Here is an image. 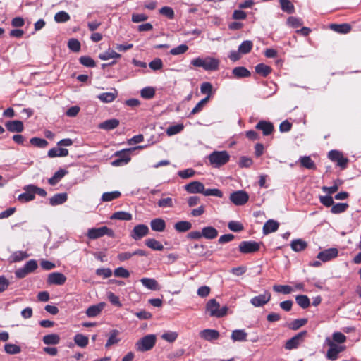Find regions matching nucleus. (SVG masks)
<instances>
[{
  "mask_svg": "<svg viewBox=\"0 0 361 361\" xmlns=\"http://www.w3.org/2000/svg\"><path fill=\"white\" fill-rule=\"evenodd\" d=\"M200 336L208 341L217 340L219 338V332L215 329H204L199 333Z\"/></svg>",
  "mask_w": 361,
  "mask_h": 361,
  "instance_id": "16",
  "label": "nucleus"
},
{
  "mask_svg": "<svg viewBox=\"0 0 361 361\" xmlns=\"http://www.w3.org/2000/svg\"><path fill=\"white\" fill-rule=\"evenodd\" d=\"M68 196L66 192L58 193L51 197L49 203L52 206H56L64 203L67 200Z\"/></svg>",
  "mask_w": 361,
  "mask_h": 361,
  "instance_id": "26",
  "label": "nucleus"
},
{
  "mask_svg": "<svg viewBox=\"0 0 361 361\" xmlns=\"http://www.w3.org/2000/svg\"><path fill=\"white\" fill-rule=\"evenodd\" d=\"M118 330H112L110 334V336L109 339L107 340V342L105 345L106 348H109L111 345L117 343L119 341V339L117 338V336L118 334Z\"/></svg>",
  "mask_w": 361,
  "mask_h": 361,
  "instance_id": "51",
  "label": "nucleus"
},
{
  "mask_svg": "<svg viewBox=\"0 0 361 361\" xmlns=\"http://www.w3.org/2000/svg\"><path fill=\"white\" fill-rule=\"evenodd\" d=\"M111 219L130 221L132 219V214L124 211H119L114 213L111 216Z\"/></svg>",
  "mask_w": 361,
  "mask_h": 361,
  "instance_id": "36",
  "label": "nucleus"
},
{
  "mask_svg": "<svg viewBox=\"0 0 361 361\" xmlns=\"http://www.w3.org/2000/svg\"><path fill=\"white\" fill-rule=\"evenodd\" d=\"M75 343L80 348H85L89 342V338L82 334H78L74 336Z\"/></svg>",
  "mask_w": 361,
  "mask_h": 361,
  "instance_id": "39",
  "label": "nucleus"
},
{
  "mask_svg": "<svg viewBox=\"0 0 361 361\" xmlns=\"http://www.w3.org/2000/svg\"><path fill=\"white\" fill-rule=\"evenodd\" d=\"M157 336L154 334H147L135 343V348L139 352H146L152 350L155 345Z\"/></svg>",
  "mask_w": 361,
  "mask_h": 361,
  "instance_id": "3",
  "label": "nucleus"
},
{
  "mask_svg": "<svg viewBox=\"0 0 361 361\" xmlns=\"http://www.w3.org/2000/svg\"><path fill=\"white\" fill-rule=\"evenodd\" d=\"M206 311L211 317L221 318L228 312L227 306L220 307V304L215 299H210L206 305Z\"/></svg>",
  "mask_w": 361,
  "mask_h": 361,
  "instance_id": "2",
  "label": "nucleus"
},
{
  "mask_svg": "<svg viewBox=\"0 0 361 361\" xmlns=\"http://www.w3.org/2000/svg\"><path fill=\"white\" fill-rule=\"evenodd\" d=\"M188 49V47L186 44H180L175 48H173L170 51V54L172 55H179L184 54Z\"/></svg>",
  "mask_w": 361,
  "mask_h": 361,
  "instance_id": "61",
  "label": "nucleus"
},
{
  "mask_svg": "<svg viewBox=\"0 0 361 361\" xmlns=\"http://www.w3.org/2000/svg\"><path fill=\"white\" fill-rule=\"evenodd\" d=\"M279 223L273 219L268 220L263 226V233L264 234H269L272 232H275L279 228Z\"/></svg>",
  "mask_w": 361,
  "mask_h": 361,
  "instance_id": "22",
  "label": "nucleus"
},
{
  "mask_svg": "<svg viewBox=\"0 0 361 361\" xmlns=\"http://www.w3.org/2000/svg\"><path fill=\"white\" fill-rule=\"evenodd\" d=\"M68 154V150L66 148L54 147L49 150L48 156L49 157H66Z\"/></svg>",
  "mask_w": 361,
  "mask_h": 361,
  "instance_id": "30",
  "label": "nucleus"
},
{
  "mask_svg": "<svg viewBox=\"0 0 361 361\" xmlns=\"http://www.w3.org/2000/svg\"><path fill=\"white\" fill-rule=\"evenodd\" d=\"M253 47V43L250 40L243 41L238 47V51L241 54H248Z\"/></svg>",
  "mask_w": 361,
  "mask_h": 361,
  "instance_id": "38",
  "label": "nucleus"
},
{
  "mask_svg": "<svg viewBox=\"0 0 361 361\" xmlns=\"http://www.w3.org/2000/svg\"><path fill=\"white\" fill-rule=\"evenodd\" d=\"M80 63L86 67H94L95 61L90 56H82L79 59Z\"/></svg>",
  "mask_w": 361,
  "mask_h": 361,
  "instance_id": "59",
  "label": "nucleus"
},
{
  "mask_svg": "<svg viewBox=\"0 0 361 361\" xmlns=\"http://www.w3.org/2000/svg\"><path fill=\"white\" fill-rule=\"evenodd\" d=\"M160 14L166 16L169 19L174 18V11L172 8L169 6H164L159 10Z\"/></svg>",
  "mask_w": 361,
  "mask_h": 361,
  "instance_id": "64",
  "label": "nucleus"
},
{
  "mask_svg": "<svg viewBox=\"0 0 361 361\" xmlns=\"http://www.w3.org/2000/svg\"><path fill=\"white\" fill-rule=\"evenodd\" d=\"M105 235L111 238H114L115 236L114 231L107 226L90 228L88 230L87 235L90 239L94 240Z\"/></svg>",
  "mask_w": 361,
  "mask_h": 361,
  "instance_id": "5",
  "label": "nucleus"
},
{
  "mask_svg": "<svg viewBox=\"0 0 361 361\" xmlns=\"http://www.w3.org/2000/svg\"><path fill=\"white\" fill-rule=\"evenodd\" d=\"M157 204L161 208H171L173 207V201L171 197L161 198L158 201Z\"/></svg>",
  "mask_w": 361,
  "mask_h": 361,
  "instance_id": "55",
  "label": "nucleus"
},
{
  "mask_svg": "<svg viewBox=\"0 0 361 361\" xmlns=\"http://www.w3.org/2000/svg\"><path fill=\"white\" fill-rule=\"evenodd\" d=\"M6 127L8 131L17 133L22 132L24 128L23 122L18 120L6 122Z\"/></svg>",
  "mask_w": 361,
  "mask_h": 361,
  "instance_id": "19",
  "label": "nucleus"
},
{
  "mask_svg": "<svg viewBox=\"0 0 361 361\" xmlns=\"http://www.w3.org/2000/svg\"><path fill=\"white\" fill-rule=\"evenodd\" d=\"M130 151V149H126L116 152L114 156L117 157V159L111 162L112 166H120L128 164L130 161V157L129 155Z\"/></svg>",
  "mask_w": 361,
  "mask_h": 361,
  "instance_id": "7",
  "label": "nucleus"
},
{
  "mask_svg": "<svg viewBox=\"0 0 361 361\" xmlns=\"http://www.w3.org/2000/svg\"><path fill=\"white\" fill-rule=\"evenodd\" d=\"M338 251L336 248H329L318 253L317 258L326 262L338 256Z\"/></svg>",
  "mask_w": 361,
  "mask_h": 361,
  "instance_id": "13",
  "label": "nucleus"
},
{
  "mask_svg": "<svg viewBox=\"0 0 361 361\" xmlns=\"http://www.w3.org/2000/svg\"><path fill=\"white\" fill-rule=\"evenodd\" d=\"M192 228V224L188 221H180L174 224V228L179 233L189 231Z\"/></svg>",
  "mask_w": 361,
  "mask_h": 361,
  "instance_id": "32",
  "label": "nucleus"
},
{
  "mask_svg": "<svg viewBox=\"0 0 361 361\" xmlns=\"http://www.w3.org/2000/svg\"><path fill=\"white\" fill-rule=\"evenodd\" d=\"M208 101H209V97H206L205 98L200 100L196 104V106L192 109V110L190 112V114L195 115V114L199 113L200 111H201L202 110L203 107L205 106V104L208 102Z\"/></svg>",
  "mask_w": 361,
  "mask_h": 361,
  "instance_id": "52",
  "label": "nucleus"
},
{
  "mask_svg": "<svg viewBox=\"0 0 361 361\" xmlns=\"http://www.w3.org/2000/svg\"><path fill=\"white\" fill-rule=\"evenodd\" d=\"M185 189L189 193H202L203 194L204 186L200 181H192L185 185Z\"/></svg>",
  "mask_w": 361,
  "mask_h": 361,
  "instance_id": "15",
  "label": "nucleus"
},
{
  "mask_svg": "<svg viewBox=\"0 0 361 361\" xmlns=\"http://www.w3.org/2000/svg\"><path fill=\"white\" fill-rule=\"evenodd\" d=\"M70 15L63 11L56 13L54 16V20L58 23H66L70 20Z\"/></svg>",
  "mask_w": 361,
  "mask_h": 361,
  "instance_id": "44",
  "label": "nucleus"
},
{
  "mask_svg": "<svg viewBox=\"0 0 361 361\" xmlns=\"http://www.w3.org/2000/svg\"><path fill=\"white\" fill-rule=\"evenodd\" d=\"M118 96V92L116 89L111 92H104L97 96L98 99L102 102L109 103L113 102Z\"/></svg>",
  "mask_w": 361,
  "mask_h": 361,
  "instance_id": "24",
  "label": "nucleus"
},
{
  "mask_svg": "<svg viewBox=\"0 0 361 361\" xmlns=\"http://www.w3.org/2000/svg\"><path fill=\"white\" fill-rule=\"evenodd\" d=\"M249 200L248 194L244 190H238L230 195V200L235 205H243Z\"/></svg>",
  "mask_w": 361,
  "mask_h": 361,
  "instance_id": "8",
  "label": "nucleus"
},
{
  "mask_svg": "<svg viewBox=\"0 0 361 361\" xmlns=\"http://www.w3.org/2000/svg\"><path fill=\"white\" fill-rule=\"evenodd\" d=\"M120 196L121 192L119 191L107 192L103 193L102 196V200L103 202H109L118 198Z\"/></svg>",
  "mask_w": 361,
  "mask_h": 361,
  "instance_id": "46",
  "label": "nucleus"
},
{
  "mask_svg": "<svg viewBox=\"0 0 361 361\" xmlns=\"http://www.w3.org/2000/svg\"><path fill=\"white\" fill-rule=\"evenodd\" d=\"M325 343L329 346L326 355V358L329 360H336L338 358V354L345 350L344 346L336 345L329 337L326 338Z\"/></svg>",
  "mask_w": 361,
  "mask_h": 361,
  "instance_id": "6",
  "label": "nucleus"
},
{
  "mask_svg": "<svg viewBox=\"0 0 361 361\" xmlns=\"http://www.w3.org/2000/svg\"><path fill=\"white\" fill-rule=\"evenodd\" d=\"M190 63L195 67H201L208 71L217 70L219 64V60L209 56L205 58H195L192 59Z\"/></svg>",
  "mask_w": 361,
  "mask_h": 361,
  "instance_id": "1",
  "label": "nucleus"
},
{
  "mask_svg": "<svg viewBox=\"0 0 361 361\" xmlns=\"http://www.w3.org/2000/svg\"><path fill=\"white\" fill-rule=\"evenodd\" d=\"M290 246L293 250L300 252L307 247V243L302 239H296L291 242Z\"/></svg>",
  "mask_w": 361,
  "mask_h": 361,
  "instance_id": "34",
  "label": "nucleus"
},
{
  "mask_svg": "<svg viewBox=\"0 0 361 361\" xmlns=\"http://www.w3.org/2000/svg\"><path fill=\"white\" fill-rule=\"evenodd\" d=\"M307 334V331H302L290 339L288 340L285 344V348L287 350H293L297 348L303 341V339L306 336Z\"/></svg>",
  "mask_w": 361,
  "mask_h": 361,
  "instance_id": "9",
  "label": "nucleus"
},
{
  "mask_svg": "<svg viewBox=\"0 0 361 361\" xmlns=\"http://www.w3.org/2000/svg\"><path fill=\"white\" fill-rule=\"evenodd\" d=\"M349 205L347 203H337L332 205L331 212L333 214H340L346 211Z\"/></svg>",
  "mask_w": 361,
  "mask_h": 361,
  "instance_id": "45",
  "label": "nucleus"
},
{
  "mask_svg": "<svg viewBox=\"0 0 361 361\" xmlns=\"http://www.w3.org/2000/svg\"><path fill=\"white\" fill-rule=\"evenodd\" d=\"M297 304L302 309H306L310 305L309 298L305 295H299L295 297Z\"/></svg>",
  "mask_w": 361,
  "mask_h": 361,
  "instance_id": "40",
  "label": "nucleus"
},
{
  "mask_svg": "<svg viewBox=\"0 0 361 361\" xmlns=\"http://www.w3.org/2000/svg\"><path fill=\"white\" fill-rule=\"evenodd\" d=\"M281 9L288 13H293L295 8L289 0H279Z\"/></svg>",
  "mask_w": 361,
  "mask_h": 361,
  "instance_id": "43",
  "label": "nucleus"
},
{
  "mask_svg": "<svg viewBox=\"0 0 361 361\" xmlns=\"http://www.w3.org/2000/svg\"><path fill=\"white\" fill-rule=\"evenodd\" d=\"M161 338L169 343H173L178 338V334L175 331H167L161 335Z\"/></svg>",
  "mask_w": 361,
  "mask_h": 361,
  "instance_id": "60",
  "label": "nucleus"
},
{
  "mask_svg": "<svg viewBox=\"0 0 361 361\" xmlns=\"http://www.w3.org/2000/svg\"><path fill=\"white\" fill-rule=\"evenodd\" d=\"M67 173L68 171L66 170L59 169L48 180V182L51 185H55Z\"/></svg>",
  "mask_w": 361,
  "mask_h": 361,
  "instance_id": "33",
  "label": "nucleus"
},
{
  "mask_svg": "<svg viewBox=\"0 0 361 361\" xmlns=\"http://www.w3.org/2000/svg\"><path fill=\"white\" fill-rule=\"evenodd\" d=\"M247 334L243 329H236L232 331L231 339L233 341H245Z\"/></svg>",
  "mask_w": 361,
  "mask_h": 361,
  "instance_id": "31",
  "label": "nucleus"
},
{
  "mask_svg": "<svg viewBox=\"0 0 361 361\" xmlns=\"http://www.w3.org/2000/svg\"><path fill=\"white\" fill-rule=\"evenodd\" d=\"M255 71L257 73L265 77L271 73V68L267 65L259 63L255 66Z\"/></svg>",
  "mask_w": 361,
  "mask_h": 361,
  "instance_id": "42",
  "label": "nucleus"
},
{
  "mask_svg": "<svg viewBox=\"0 0 361 361\" xmlns=\"http://www.w3.org/2000/svg\"><path fill=\"white\" fill-rule=\"evenodd\" d=\"M331 340L334 343H343L346 341V336L341 332H334Z\"/></svg>",
  "mask_w": 361,
  "mask_h": 361,
  "instance_id": "63",
  "label": "nucleus"
},
{
  "mask_svg": "<svg viewBox=\"0 0 361 361\" xmlns=\"http://www.w3.org/2000/svg\"><path fill=\"white\" fill-rule=\"evenodd\" d=\"M140 282L149 290H158L160 289L158 282L154 279L142 278L140 279Z\"/></svg>",
  "mask_w": 361,
  "mask_h": 361,
  "instance_id": "21",
  "label": "nucleus"
},
{
  "mask_svg": "<svg viewBox=\"0 0 361 361\" xmlns=\"http://www.w3.org/2000/svg\"><path fill=\"white\" fill-rule=\"evenodd\" d=\"M259 243L255 241H243L239 245V250L243 254H249L257 252L259 250Z\"/></svg>",
  "mask_w": 361,
  "mask_h": 361,
  "instance_id": "10",
  "label": "nucleus"
},
{
  "mask_svg": "<svg viewBox=\"0 0 361 361\" xmlns=\"http://www.w3.org/2000/svg\"><path fill=\"white\" fill-rule=\"evenodd\" d=\"M121 56L120 54H118L111 49H108L106 51L102 53L99 55V58L101 60H104V61L109 60L110 59H114V58L118 59V58H121Z\"/></svg>",
  "mask_w": 361,
  "mask_h": 361,
  "instance_id": "41",
  "label": "nucleus"
},
{
  "mask_svg": "<svg viewBox=\"0 0 361 361\" xmlns=\"http://www.w3.org/2000/svg\"><path fill=\"white\" fill-rule=\"evenodd\" d=\"M255 128L262 131L265 136L269 135L274 130V126L271 122L266 121H260L257 123Z\"/></svg>",
  "mask_w": 361,
  "mask_h": 361,
  "instance_id": "18",
  "label": "nucleus"
},
{
  "mask_svg": "<svg viewBox=\"0 0 361 361\" xmlns=\"http://www.w3.org/2000/svg\"><path fill=\"white\" fill-rule=\"evenodd\" d=\"M150 226L154 231L162 232L165 230L166 223L164 219L161 218H156L151 221Z\"/></svg>",
  "mask_w": 361,
  "mask_h": 361,
  "instance_id": "20",
  "label": "nucleus"
},
{
  "mask_svg": "<svg viewBox=\"0 0 361 361\" xmlns=\"http://www.w3.org/2000/svg\"><path fill=\"white\" fill-rule=\"evenodd\" d=\"M212 85L210 82H203L200 86V91L202 94H207L209 97V99L210 98L212 94Z\"/></svg>",
  "mask_w": 361,
  "mask_h": 361,
  "instance_id": "57",
  "label": "nucleus"
},
{
  "mask_svg": "<svg viewBox=\"0 0 361 361\" xmlns=\"http://www.w3.org/2000/svg\"><path fill=\"white\" fill-rule=\"evenodd\" d=\"M141 97L144 99H152L155 94V90L152 87L143 88L140 92Z\"/></svg>",
  "mask_w": 361,
  "mask_h": 361,
  "instance_id": "49",
  "label": "nucleus"
},
{
  "mask_svg": "<svg viewBox=\"0 0 361 361\" xmlns=\"http://www.w3.org/2000/svg\"><path fill=\"white\" fill-rule=\"evenodd\" d=\"M119 125V121L116 118L109 119L99 124L100 129L111 130L116 128Z\"/></svg>",
  "mask_w": 361,
  "mask_h": 361,
  "instance_id": "23",
  "label": "nucleus"
},
{
  "mask_svg": "<svg viewBox=\"0 0 361 361\" xmlns=\"http://www.w3.org/2000/svg\"><path fill=\"white\" fill-rule=\"evenodd\" d=\"M66 281L64 274L59 272H53L49 274L47 278V283L50 285H63Z\"/></svg>",
  "mask_w": 361,
  "mask_h": 361,
  "instance_id": "14",
  "label": "nucleus"
},
{
  "mask_svg": "<svg viewBox=\"0 0 361 361\" xmlns=\"http://www.w3.org/2000/svg\"><path fill=\"white\" fill-rule=\"evenodd\" d=\"M105 306V302H99L97 305L90 306L86 310V314L89 317H95L101 314Z\"/></svg>",
  "mask_w": 361,
  "mask_h": 361,
  "instance_id": "17",
  "label": "nucleus"
},
{
  "mask_svg": "<svg viewBox=\"0 0 361 361\" xmlns=\"http://www.w3.org/2000/svg\"><path fill=\"white\" fill-rule=\"evenodd\" d=\"M287 23L292 27L297 28L302 25V21L298 18L290 16L288 18Z\"/></svg>",
  "mask_w": 361,
  "mask_h": 361,
  "instance_id": "62",
  "label": "nucleus"
},
{
  "mask_svg": "<svg viewBox=\"0 0 361 361\" xmlns=\"http://www.w3.org/2000/svg\"><path fill=\"white\" fill-rule=\"evenodd\" d=\"M230 156L226 151H215L209 154V160L212 165L219 167L229 161Z\"/></svg>",
  "mask_w": 361,
  "mask_h": 361,
  "instance_id": "4",
  "label": "nucleus"
},
{
  "mask_svg": "<svg viewBox=\"0 0 361 361\" xmlns=\"http://www.w3.org/2000/svg\"><path fill=\"white\" fill-rule=\"evenodd\" d=\"M273 289L277 293L283 294H290L293 291V288L288 285H274Z\"/></svg>",
  "mask_w": 361,
  "mask_h": 361,
  "instance_id": "53",
  "label": "nucleus"
},
{
  "mask_svg": "<svg viewBox=\"0 0 361 361\" xmlns=\"http://www.w3.org/2000/svg\"><path fill=\"white\" fill-rule=\"evenodd\" d=\"M228 228L233 232H240L244 229L243 225L236 221H231L228 224Z\"/></svg>",
  "mask_w": 361,
  "mask_h": 361,
  "instance_id": "56",
  "label": "nucleus"
},
{
  "mask_svg": "<svg viewBox=\"0 0 361 361\" xmlns=\"http://www.w3.org/2000/svg\"><path fill=\"white\" fill-rule=\"evenodd\" d=\"M42 340L46 345H56L60 341V337L58 334H51L44 336Z\"/></svg>",
  "mask_w": 361,
  "mask_h": 361,
  "instance_id": "35",
  "label": "nucleus"
},
{
  "mask_svg": "<svg viewBox=\"0 0 361 361\" xmlns=\"http://www.w3.org/2000/svg\"><path fill=\"white\" fill-rule=\"evenodd\" d=\"M184 128V126L183 124H177L174 126H171L166 129V134L169 136H172L176 134L180 133Z\"/></svg>",
  "mask_w": 361,
  "mask_h": 361,
  "instance_id": "48",
  "label": "nucleus"
},
{
  "mask_svg": "<svg viewBox=\"0 0 361 361\" xmlns=\"http://www.w3.org/2000/svg\"><path fill=\"white\" fill-rule=\"evenodd\" d=\"M301 165L308 169H314L316 168L315 164L310 157L305 156L300 158Z\"/></svg>",
  "mask_w": 361,
  "mask_h": 361,
  "instance_id": "47",
  "label": "nucleus"
},
{
  "mask_svg": "<svg viewBox=\"0 0 361 361\" xmlns=\"http://www.w3.org/2000/svg\"><path fill=\"white\" fill-rule=\"evenodd\" d=\"M145 245L154 250H158L161 251L164 249L163 245L158 240L154 239V238H149L145 240Z\"/></svg>",
  "mask_w": 361,
  "mask_h": 361,
  "instance_id": "37",
  "label": "nucleus"
},
{
  "mask_svg": "<svg viewBox=\"0 0 361 361\" xmlns=\"http://www.w3.org/2000/svg\"><path fill=\"white\" fill-rule=\"evenodd\" d=\"M24 190L25 192L18 196V200L22 202H26L34 200L35 195L30 188V185L25 186Z\"/></svg>",
  "mask_w": 361,
  "mask_h": 361,
  "instance_id": "28",
  "label": "nucleus"
},
{
  "mask_svg": "<svg viewBox=\"0 0 361 361\" xmlns=\"http://www.w3.org/2000/svg\"><path fill=\"white\" fill-rule=\"evenodd\" d=\"M149 233V228L145 224H138L135 226L130 233V236L135 240H140L146 236Z\"/></svg>",
  "mask_w": 361,
  "mask_h": 361,
  "instance_id": "11",
  "label": "nucleus"
},
{
  "mask_svg": "<svg viewBox=\"0 0 361 361\" xmlns=\"http://www.w3.org/2000/svg\"><path fill=\"white\" fill-rule=\"evenodd\" d=\"M271 300V293L265 291L263 294L252 298L250 303L256 307H262Z\"/></svg>",
  "mask_w": 361,
  "mask_h": 361,
  "instance_id": "12",
  "label": "nucleus"
},
{
  "mask_svg": "<svg viewBox=\"0 0 361 361\" xmlns=\"http://www.w3.org/2000/svg\"><path fill=\"white\" fill-rule=\"evenodd\" d=\"M68 47L75 51V52H78L80 50V47H81V44H80V42L75 39V38H72L71 39L68 40Z\"/></svg>",
  "mask_w": 361,
  "mask_h": 361,
  "instance_id": "58",
  "label": "nucleus"
},
{
  "mask_svg": "<svg viewBox=\"0 0 361 361\" xmlns=\"http://www.w3.org/2000/svg\"><path fill=\"white\" fill-rule=\"evenodd\" d=\"M330 28L338 33L347 34L351 30V26L348 23L343 24H331Z\"/></svg>",
  "mask_w": 361,
  "mask_h": 361,
  "instance_id": "27",
  "label": "nucleus"
},
{
  "mask_svg": "<svg viewBox=\"0 0 361 361\" xmlns=\"http://www.w3.org/2000/svg\"><path fill=\"white\" fill-rule=\"evenodd\" d=\"M202 237L206 239L212 240L218 236V231L212 226L204 227L202 230Z\"/></svg>",
  "mask_w": 361,
  "mask_h": 361,
  "instance_id": "25",
  "label": "nucleus"
},
{
  "mask_svg": "<svg viewBox=\"0 0 361 361\" xmlns=\"http://www.w3.org/2000/svg\"><path fill=\"white\" fill-rule=\"evenodd\" d=\"M30 142L37 147L44 148L48 145V142L42 138L32 137L30 139Z\"/></svg>",
  "mask_w": 361,
  "mask_h": 361,
  "instance_id": "54",
  "label": "nucleus"
},
{
  "mask_svg": "<svg viewBox=\"0 0 361 361\" xmlns=\"http://www.w3.org/2000/svg\"><path fill=\"white\" fill-rule=\"evenodd\" d=\"M232 73L233 75L237 78H247L250 77V72L245 67L238 66L233 69Z\"/></svg>",
  "mask_w": 361,
  "mask_h": 361,
  "instance_id": "29",
  "label": "nucleus"
},
{
  "mask_svg": "<svg viewBox=\"0 0 361 361\" xmlns=\"http://www.w3.org/2000/svg\"><path fill=\"white\" fill-rule=\"evenodd\" d=\"M4 350L6 353L10 355L18 354L21 350L20 346L12 343L6 344L4 346Z\"/></svg>",
  "mask_w": 361,
  "mask_h": 361,
  "instance_id": "50",
  "label": "nucleus"
}]
</instances>
